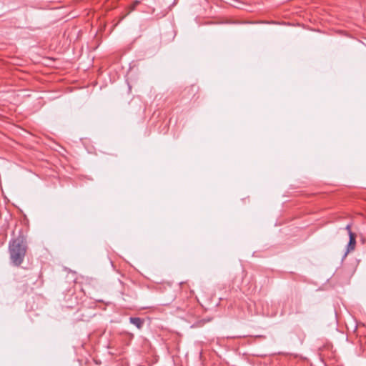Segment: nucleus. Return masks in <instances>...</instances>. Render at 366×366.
Here are the masks:
<instances>
[{
    "label": "nucleus",
    "mask_w": 366,
    "mask_h": 366,
    "mask_svg": "<svg viewBox=\"0 0 366 366\" xmlns=\"http://www.w3.org/2000/svg\"><path fill=\"white\" fill-rule=\"evenodd\" d=\"M26 251L27 242L24 235L12 239L9 244L11 263L15 267L20 266L24 260Z\"/></svg>",
    "instance_id": "f257e3e1"
},
{
    "label": "nucleus",
    "mask_w": 366,
    "mask_h": 366,
    "mask_svg": "<svg viewBox=\"0 0 366 366\" xmlns=\"http://www.w3.org/2000/svg\"><path fill=\"white\" fill-rule=\"evenodd\" d=\"M350 240L347 246V251L345 252V256L351 251L354 250L355 244H356V236L352 232H350Z\"/></svg>",
    "instance_id": "f03ea898"
},
{
    "label": "nucleus",
    "mask_w": 366,
    "mask_h": 366,
    "mask_svg": "<svg viewBox=\"0 0 366 366\" xmlns=\"http://www.w3.org/2000/svg\"><path fill=\"white\" fill-rule=\"evenodd\" d=\"M129 321L139 329L143 325V320L139 317H130Z\"/></svg>",
    "instance_id": "7ed1b4c3"
},
{
    "label": "nucleus",
    "mask_w": 366,
    "mask_h": 366,
    "mask_svg": "<svg viewBox=\"0 0 366 366\" xmlns=\"http://www.w3.org/2000/svg\"><path fill=\"white\" fill-rule=\"evenodd\" d=\"M203 325V320H200L199 321L196 325H192V327H199V326H202Z\"/></svg>",
    "instance_id": "20e7f679"
},
{
    "label": "nucleus",
    "mask_w": 366,
    "mask_h": 366,
    "mask_svg": "<svg viewBox=\"0 0 366 366\" xmlns=\"http://www.w3.org/2000/svg\"><path fill=\"white\" fill-rule=\"evenodd\" d=\"M345 229L347 231L348 234L350 235V232H352V231H351V226H350V224H347V225L345 227Z\"/></svg>",
    "instance_id": "39448f33"
},
{
    "label": "nucleus",
    "mask_w": 366,
    "mask_h": 366,
    "mask_svg": "<svg viewBox=\"0 0 366 366\" xmlns=\"http://www.w3.org/2000/svg\"><path fill=\"white\" fill-rule=\"evenodd\" d=\"M139 1H136L134 2V4L133 6H132V9H134V7H135L137 4H139Z\"/></svg>",
    "instance_id": "423d86ee"
},
{
    "label": "nucleus",
    "mask_w": 366,
    "mask_h": 366,
    "mask_svg": "<svg viewBox=\"0 0 366 366\" xmlns=\"http://www.w3.org/2000/svg\"><path fill=\"white\" fill-rule=\"evenodd\" d=\"M139 1H136L134 2V4L133 6H132V9H134V7H135L137 4H139Z\"/></svg>",
    "instance_id": "0eeeda50"
}]
</instances>
